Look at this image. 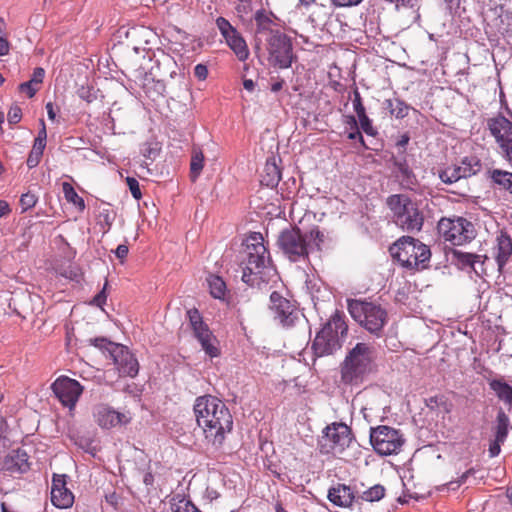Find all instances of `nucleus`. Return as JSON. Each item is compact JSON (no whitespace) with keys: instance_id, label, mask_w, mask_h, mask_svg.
<instances>
[{"instance_id":"9d476101","label":"nucleus","mask_w":512,"mask_h":512,"mask_svg":"<svg viewBox=\"0 0 512 512\" xmlns=\"http://www.w3.org/2000/svg\"><path fill=\"white\" fill-rule=\"evenodd\" d=\"M437 230L445 242L454 246L471 242L476 236L474 225L463 217H443L438 222Z\"/></svg>"},{"instance_id":"2f4dec72","label":"nucleus","mask_w":512,"mask_h":512,"mask_svg":"<svg viewBox=\"0 0 512 512\" xmlns=\"http://www.w3.org/2000/svg\"><path fill=\"white\" fill-rule=\"evenodd\" d=\"M51 502L57 508L66 509L73 505L74 495L67 487L57 488L51 492Z\"/></svg>"},{"instance_id":"09e8293b","label":"nucleus","mask_w":512,"mask_h":512,"mask_svg":"<svg viewBox=\"0 0 512 512\" xmlns=\"http://www.w3.org/2000/svg\"><path fill=\"white\" fill-rule=\"evenodd\" d=\"M37 203V197L35 194L31 192H27L21 195L20 197V206L22 208V212H25L31 208H33Z\"/></svg>"},{"instance_id":"423d86ee","label":"nucleus","mask_w":512,"mask_h":512,"mask_svg":"<svg viewBox=\"0 0 512 512\" xmlns=\"http://www.w3.org/2000/svg\"><path fill=\"white\" fill-rule=\"evenodd\" d=\"M348 326L344 315L336 311L323 328L316 334L312 344L315 356L322 357L333 354L342 347Z\"/></svg>"},{"instance_id":"1a4fd4ad","label":"nucleus","mask_w":512,"mask_h":512,"mask_svg":"<svg viewBox=\"0 0 512 512\" xmlns=\"http://www.w3.org/2000/svg\"><path fill=\"white\" fill-rule=\"evenodd\" d=\"M353 440L351 428L342 422H333L322 430L318 439V449L322 455H339Z\"/></svg>"},{"instance_id":"c03bdc74","label":"nucleus","mask_w":512,"mask_h":512,"mask_svg":"<svg viewBox=\"0 0 512 512\" xmlns=\"http://www.w3.org/2000/svg\"><path fill=\"white\" fill-rule=\"evenodd\" d=\"M439 178L442 182L446 184H452L460 180L462 175L460 174V171H458V166H455L453 168H447L443 171L439 172Z\"/></svg>"},{"instance_id":"72a5a7b5","label":"nucleus","mask_w":512,"mask_h":512,"mask_svg":"<svg viewBox=\"0 0 512 512\" xmlns=\"http://www.w3.org/2000/svg\"><path fill=\"white\" fill-rule=\"evenodd\" d=\"M196 339L200 343L202 350L210 358L220 355L219 342L212 332L207 334V336H201Z\"/></svg>"},{"instance_id":"9b49d317","label":"nucleus","mask_w":512,"mask_h":512,"mask_svg":"<svg viewBox=\"0 0 512 512\" xmlns=\"http://www.w3.org/2000/svg\"><path fill=\"white\" fill-rule=\"evenodd\" d=\"M370 442L374 450L383 456L398 454L405 443L400 430L380 425L370 430Z\"/></svg>"},{"instance_id":"f704fd0d","label":"nucleus","mask_w":512,"mask_h":512,"mask_svg":"<svg viewBox=\"0 0 512 512\" xmlns=\"http://www.w3.org/2000/svg\"><path fill=\"white\" fill-rule=\"evenodd\" d=\"M204 167V154L201 149L193 148L190 161V178L193 182L200 176Z\"/></svg>"},{"instance_id":"338daca9","label":"nucleus","mask_w":512,"mask_h":512,"mask_svg":"<svg viewBox=\"0 0 512 512\" xmlns=\"http://www.w3.org/2000/svg\"><path fill=\"white\" fill-rule=\"evenodd\" d=\"M128 252H129L128 246L125 244H120L117 246V248L115 250V255L117 256V258H119L122 261L123 259H125L127 257Z\"/></svg>"},{"instance_id":"2eb2a0df","label":"nucleus","mask_w":512,"mask_h":512,"mask_svg":"<svg viewBox=\"0 0 512 512\" xmlns=\"http://www.w3.org/2000/svg\"><path fill=\"white\" fill-rule=\"evenodd\" d=\"M274 319L278 320L283 327H291L299 320V311L291 300L282 296L278 291L270 295V306Z\"/></svg>"},{"instance_id":"e2e57ef3","label":"nucleus","mask_w":512,"mask_h":512,"mask_svg":"<svg viewBox=\"0 0 512 512\" xmlns=\"http://www.w3.org/2000/svg\"><path fill=\"white\" fill-rule=\"evenodd\" d=\"M348 139L349 140H358L359 143L364 147V148H368L365 144V140L363 138V135L362 133L360 132L359 130V127L356 128V129H352L351 132L348 133Z\"/></svg>"},{"instance_id":"393cba45","label":"nucleus","mask_w":512,"mask_h":512,"mask_svg":"<svg viewBox=\"0 0 512 512\" xmlns=\"http://www.w3.org/2000/svg\"><path fill=\"white\" fill-rule=\"evenodd\" d=\"M280 180L281 170L279 166L276 164V159L274 157L268 159L266 161L263 173L261 175V184L269 188H275Z\"/></svg>"},{"instance_id":"4be33fe9","label":"nucleus","mask_w":512,"mask_h":512,"mask_svg":"<svg viewBox=\"0 0 512 512\" xmlns=\"http://www.w3.org/2000/svg\"><path fill=\"white\" fill-rule=\"evenodd\" d=\"M327 498L338 507L348 508L352 505L355 495L350 486L338 483L328 490Z\"/></svg>"},{"instance_id":"8fccbe9b","label":"nucleus","mask_w":512,"mask_h":512,"mask_svg":"<svg viewBox=\"0 0 512 512\" xmlns=\"http://www.w3.org/2000/svg\"><path fill=\"white\" fill-rule=\"evenodd\" d=\"M358 119H359V125H360L361 129L368 136H375L377 134V130L372 125V120L367 115L358 117Z\"/></svg>"},{"instance_id":"20e7f679","label":"nucleus","mask_w":512,"mask_h":512,"mask_svg":"<svg viewBox=\"0 0 512 512\" xmlns=\"http://www.w3.org/2000/svg\"><path fill=\"white\" fill-rule=\"evenodd\" d=\"M386 206L392 213L397 227L408 233L420 232L424 225V213L417 201L407 194H392L386 198Z\"/></svg>"},{"instance_id":"4c0bfd02","label":"nucleus","mask_w":512,"mask_h":512,"mask_svg":"<svg viewBox=\"0 0 512 512\" xmlns=\"http://www.w3.org/2000/svg\"><path fill=\"white\" fill-rule=\"evenodd\" d=\"M87 341L89 345L98 348L103 353H107V356L109 358H111L112 354L115 352L116 349H120L118 343L112 342L106 337L90 338Z\"/></svg>"},{"instance_id":"a19ab883","label":"nucleus","mask_w":512,"mask_h":512,"mask_svg":"<svg viewBox=\"0 0 512 512\" xmlns=\"http://www.w3.org/2000/svg\"><path fill=\"white\" fill-rule=\"evenodd\" d=\"M45 147H46L45 145H42V144L39 145L38 143H35V142L33 143L32 150L30 151L27 161H26L28 168L32 169V168H35L36 166H38V164L40 163V160L42 158Z\"/></svg>"},{"instance_id":"5701e85b","label":"nucleus","mask_w":512,"mask_h":512,"mask_svg":"<svg viewBox=\"0 0 512 512\" xmlns=\"http://www.w3.org/2000/svg\"><path fill=\"white\" fill-rule=\"evenodd\" d=\"M497 247L495 260L499 270H502L512 255V240L506 232H501L497 236Z\"/></svg>"},{"instance_id":"bb28decb","label":"nucleus","mask_w":512,"mask_h":512,"mask_svg":"<svg viewBox=\"0 0 512 512\" xmlns=\"http://www.w3.org/2000/svg\"><path fill=\"white\" fill-rule=\"evenodd\" d=\"M383 106L389 111V114L396 119L405 118L411 109L410 105L398 97L384 100Z\"/></svg>"},{"instance_id":"473e14b6","label":"nucleus","mask_w":512,"mask_h":512,"mask_svg":"<svg viewBox=\"0 0 512 512\" xmlns=\"http://www.w3.org/2000/svg\"><path fill=\"white\" fill-rule=\"evenodd\" d=\"M255 22H256V36L261 37L265 36V38L270 37V32H275L276 30L271 28L272 20L266 15L263 10H258L255 13Z\"/></svg>"},{"instance_id":"7ed1b4c3","label":"nucleus","mask_w":512,"mask_h":512,"mask_svg":"<svg viewBox=\"0 0 512 512\" xmlns=\"http://www.w3.org/2000/svg\"><path fill=\"white\" fill-rule=\"evenodd\" d=\"M269 251L263 243L260 233L251 234L245 241V250L241 260L242 280L254 287L265 282L269 270Z\"/></svg>"},{"instance_id":"39448f33","label":"nucleus","mask_w":512,"mask_h":512,"mask_svg":"<svg viewBox=\"0 0 512 512\" xmlns=\"http://www.w3.org/2000/svg\"><path fill=\"white\" fill-rule=\"evenodd\" d=\"M392 256L408 270L425 269L431 258L430 248L411 236H402L390 248Z\"/></svg>"},{"instance_id":"f8f14e48","label":"nucleus","mask_w":512,"mask_h":512,"mask_svg":"<svg viewBox=\"0 0 512 512\" xmlns=\"http://www.w3.org/2000/svg\"><path fill=\"white\" fill-rule=\"evenodd\" d=\"M266 41L270 63L280 69L291 67L294 59L291 39L276 29L275 32H270V37H267Z\"/></svg>"},{"instance_id":"a211bd4d","label":"nucleus","mask_w":512,"mask_h":512,"mask_svg":"<svg viewBox=\"0 0 512 512\" xmlns=\"http://www.w3.org/2000/svg\"><path fill=\"white\" fill-rule=\"evenodd\" d=\"M94 417L98 425L104 429L126 425L131 420L129 414L118 412L105 404L98 405L95 408Z\"/></svg>"},{"instance_id":"3c124183","label":"nucleus","mask_w":512,"mask_h":512,"mask_svg":"<svg viewBox=\"0 0 512 512\" xmlns=\"http://www.w3.org/2000/svg\"><path fill=\"white\" fill-rule=\"evenodd\" d=\"M22 119V110L19 106H12L7 114L8 123L13 126L19 123Z\"/></svg>"},{"instance_id":"7c9ffc66","label":"nucleus","mask_w":512,"mask_h":512,"mask_svg":"<svg viewBox=\"0 0 512 512\" xmlns=\"http://www.w3.org/2000/svg\"><path fill=\"white\" fill-rule=\"evenodd\" d=\"M482 163L480 159L476 156H466L464 157L460 164L458 165V171L463 178H468L476 175L481 171Z\"/></svg>"},{"instance_id":"aec40b11","label":"nucleus","mask_w":512,"mask_h":512,"mask_svg":"<svg viewBox=\"0 0 512 512\" xmlns=\"http://www.w3.org/2000/svg\"><path fill=\"white\" fill-rule=\"evenodd\" d=\"M393 166L395 168V177L400 185L404 189L414 190L418 181L407 162L404 152H402V155L393 158Z\"/></svg>"},{"instance_id":"680f3d73","label":"nucleus","mask_w":512,"mask_h":512,"mask_svg":"<svg viewBox=\"0 0 512 512\" xmlns=\"http://www.w3.org/2000/svg\"><path fill=\"white\" fill-rule=\"evenodd\" d=\"M46 139H47V131L44 120H41V128L38 131V135L35 138L34 142L38 143L39 145H45L46 146Z\"/></svg>"},{"instance_id":"cd10ccee","label":"nucleus","mask_w":512,"mask_h":512,"mask_svg":"<svg viewBox=\"0 0 512 512\" xmlns=\"http://www.w3.org/2000/svg\"><path fill=\"white\" fill-rule=\"evenodd\" d=\"M207 284L209 287V292L213 298L222 301L227 300L228 290L222 277L215 274H210L207 277Z\"/></svg>"},{"instance_id":"e433bc0d","label":"nucleus","mask_w":512,"mask_h":512,"mask_svg":"<svg viewBox=\"0 0 512 512\" xmlns=\"http://www.w3.org/2000/svg\"><path fill=\"white\" fill-rule=\"evenodd\" d=\"M305 236H307V241L312 244V250L315 248L321 251L328 241L327 235L319 227H313L308 232H305Z\"/></svg>"},{"instance_id":"603ef678","label":"nucleus","mask_w":512,"mask_h":512,"mask_svg":"<svg viewBox=\"0 0 512 512\" xmlns=\"http://www.w3.org/2000/svg\"><path fill=\"white\" fill-rule=\"evenodd\" d=\"M19 91L27 95L28 98H32L38 91V85L29 81L23 82L19 85Z\"/></svg>"},{"instance_id":"6e6552de","label":"nucleus","mask_w":512,"mask_h":512,"mask_svg":"<svg viewBox=\"0 0 512 512\" xmlns=\"http://www.w3.org/2000/svg\"><path fill=\"white\" fill-rule=\"evenodd\" d=\"M277 246L282 254L291 262H306L312 251V244L298 227L283 229L277 238Z\"/></svg>"},{"instance_id":"0e129e2a","label":"nucleus","mask_w":512,"mask_h":512,"mask_svg":"<svg viewBox=\"0 0 512 512\" xmlns=\"http://www.w3.org/2000/svg\"><path fill=\"white\" fill-rule=\"evenodd\" d=\"M335 7H350L361 3L363 0H330Z\"/></svg>"},{"instance_id":"0eeeda50","label":"nucleus","mask_w":512,"mask_h":512,"mask_svg":"<svg viewBox=\"0 0 512 512\" xmlns=\"http://www.w3.org/2000/svg\"><path fill=\"white\" fill-rule=\"evenodd\" d=\"M348 311L357 323L376 336L381 335L388 321L386 309L375 302L350 299L348 300Z\"/></svg>"},{"instance_id":"bf43d9fd","label":"nucleus","mask_w":512,"mask_h":512,"mask_svg":"<svg viewBox=\"0 0 512 512\" xmlns=\"http://www.w3.org/2000/svg\"><path fill=\"white\" fill-rule=\"evenodd\" d=\"M505 441H499L498 439H495L490 443L489 445V455L490 457H496L499 455L501 451V445L504 444Z\"/></svg>"},{"instance_id":"ea45409f","label":"nucleus","mask_w":512,"mask_h":512,"mask_svg":"<svg viewBox=\"0 0 512 512\" xmlns=\"http://www.w3.org/2000/svg\"><path fill=\"white\" fill-rule=\"evenodd\" d=\"M385 496V488L380 484H376L362 493L360 498L367 502H376Z\"/></svg>"},{"instance_id":"c9c22d12","label":"nucleus","mask_w":512,"mask_h":512,"mask_svg":"<svg viewBox=\"0 0 512 512\" xmlns=\"http://www.w3.org/2000/svg\"><path fill=\"white\" fill-rule=\"evenodd\" d=\"M425 404L430 410H439L444 413H450L453 405L443 394L431 396L425 399Z\"/></svg>"},{"instance_id":"a878e982","label":"nucleus","mask_w":512,"mask_h":512,"mask_svg":"<svg viewBox=\"0 0 512 512\" xmlns=\"http://www.w3.org/2000/svg\"><path fill=\"white\" fill-rule=\"evenodd\" d=\"M186 315L195 338L207 336V334L212 332L197 308L187 310Z\"/></svg>"},{"instance_id":"5fc2aeb1","label":"nucleus","mask_w":512,"mask_h":512,"mask_svg":"<svg viewBox=\"0 0 512 512\" xmlns=\"http://www.w3.org/2000/svg\"><path fill=\"white\" fill-rule=\"evenodd\" d=\"M126 182H127V185L130 189L132 196L136 200H139L142 197V193H141V190L139 187V182L133 177H127Z\"/></svg>"},{"instance_id":"f03ea898","label":"nucleus","mask_w":512,"mask_h":512,"mask_svg":"<svg viewBox=\"0 0 512 512\" xmlns=\"http://www.w3.org/2000/svg\"><path fill=\"white\" fill-rule=\"evenodd\" d=\"M376 371L375 347L364 342L357 343L349 350L340 365L341 381L350 386L363 384Z\"/></svg>"},{"instance_id":"13d9d810","label":"nucleus","mask_w":512,"mask_h":512,"mask_svg":"<svg viewBox=\"0 0 512 512\" xmlns=\"http://www.w3.org/2000/svg\"><path fill=\"white\" fill-rule=\"evenodd\" d=\"M45 77V70L42 67H37L33 70L32 77L30 79L31 82L36 83L37 85L42 84Z\"/></svg>"},{"instance_id":"6e6d98bb","label":"nucleus","mask_w":512,"mask_h":512,"mask_svg":"<svg viewBox=\"0 0 512 512\" xmlns=\"http://www.w3.org/2000/svg\"><path fill=\"white\" fill-rule=\"evenodd\" d=\"M62 487H66V475L54 474L52 479L51 492L57 488L62 489Z\"/></svg>"},{"instance_id":"c756f323","label":"nucleus","mask_w":512,"mask_h":512,"mask_svg":"<svg viewBox=\"0 0 512 512\" xmlns=\"http://www.w3.org/2000/svg\"><path fill=\"white\" fill-rule=\"evenodd\" d=\"M510 428V420L502 408L499 409L493 427L494 438L499 441H506Z\"/></svg>"},{"instance_id":"37998d69","label":"nucleus","mask_w":512,"mask_h":512,"mask_svg":"<svg viewBox=\"0 0 512 512\" xmlns=\"http://www.w3.org/2000/svg\"><path fill=\"white\" fill-rule=\"evenodd\" d=\"M172 503V511L173 512H201L197 509V507L188 499L181 498L175 501L173 499Z\"/></svg>"},{"instance_id":"6ab92c4d","label":"nucleus","mask_w":512,"mask_h":512,"mask_svg":"<svg viewBox=\"0 0 512 512\" xmlns=\"http://www.w3.org/2000/svg\"><path fill=\"white\" fill-rule=\"evenodd\" d=\"M120 349H116L112 354L111 359L117 367L120 376H128L134 378L139 372V363L136 357L129 351V349L119 344Z\"/></svg>"},{"instance_id":"b1692460","label":"nucleus","mask_w":512,"mask_h":512,"mask_svg":"<svg viewBox=\"0 0 512 512\" xmlns=\"http://www.w3.org/2000/svg\"><path fill=\"white\" fill-rule=\"evenodd\" d=\"M490 390L496 395L499 401L512 408V386L503 378H494L488 380Z\"/></svg>"},{"instance_id":"a18cd8bd","label":"nucleus","mask_w":512,"mask_h":512,"mask_svg":"<svg viewBox=\"0 0 512 512\" xmlns=\"http://www.w3.org/2000/svg\"><path fill=\"white\" fill-rule=\"evenodd\" d=\"M76 93L80 99L87 103H92L97 98L96 91L90 85H81L78 87Z\"/></svg>"},{"instance_id":"c85d7f7f","label":"nucleus","mask_w":512,"mask_h":512,"mask_svg":"<svg viewBox=\"0 0 512 512\" xmlns=\"http://www.w3.org/2000/svg\"><path fill=\"white\" fill-rule=\"evenodd\" d=\"M487 177L492 180L494 185L512 194V172L492 169L487 171Z\"/></svg>"},{"instance_id":"ddd939ff","label":"nucleus","mask_w":512,"mask_h":512,"mask_svg":"<svg viewBox=\"0 0 512 512\" xmlns=\"http://www.w3.org/2000/svg\"><path fill=\"white\" fill-rule=\"evenodd\" d=\"M488 128L499 145L502 157L512 163V122L499 115L488 120Z\"/></svg>"},{"instance_id":"69168bd1","label":"nucleus","mask_w":512,"mask_h":512,"mask_svg":"<svg viewBox=\"0 0 512 512\" xmlns=\"http://www.w3.org/2000/svg\"><path fill=\"white\" fill-rule=\"evenodd\" d=\"M105 500L106 502L111 505L114 509H117L118 508V505H119V502H120V496L115 493V492H112L110 494H107L105 496Z\"/></svg>"},{"instance_id":"4d7b16f0","label":"nucleus","mask_w":512,"mask_h":512,"mask_svg":"<svg viewBox=\"0 0 512 512\" xmlns=\"http://www.w3.org/2000/svg\"><path fill=\"white\" fill-rule=\"evenodd\" d=\"M194 76L198 79V80H205L208 76V68L206 65L204 64H197L195 67H194Z\"/></svg>"},{"instance_id":"4468645a","label":"nucleus","mask_w":512,"mask_h":512,"mask_svg":"<svg viewBox=\"0 0 512 512\" xmlns=\"http://www.w3.org/2000/svg\"><path fill=\"white\" fill-rule=\"evenodd\" d=\"M51 388L60 403L69 410L75 408L84 390L80 382L67 376L58 377Z\"/></svg>"},{"instance_id":"49530a36","label":"nucleus","mask_w":512,"mask_h":512,"mask_svg":"<svg viewBox=\"0 0 512 512\" xmlns=\"http://www.w3.org/2000/svg\"><path fill=\"white\" fill-rule=\"evenodd\" d=\"M99 218L104 232H108L115 219V214L110 209H104L102 212H100Z\"/></svg>"},{"instance_id":"f3484780","label":"nucleus","mask_w":512,"mask_h":512,"mask_svg":"<svg viewBox=\"0 0 512 512\" xmlns=\"http://www.w3.org/2000/svg\"><path fill=\"white\" fill-rule=\"evenodd\" d=\"M450 255L451 262L459 269L474 272L478 277L486 275L485 262L488 260L486 255L465 252L460 249H452Z\"/></svg>"},{"instance_id":"dca6fc26","label":"nucleus","mask_w":512,"mask_h":512,"mask_svg":"<svg viewBox=\"0 0 512 512\" xmlns=\"http://www.w3.org/2000/svg\"><path fill=\"white\" fill-rule=\"evenodd\" d=\"M216 26L220 31L226 44L235 53L239 61H246L249 57V49L244 38L237 29L224 17L220 16L216 19Z\"/></svg>"},{"instance_id":"052dcab7","label":"nucleus","mask_w":512,"mask_h":512,"mask_svg":"<svg viewBox=\"0 0 512 512\" xmlns=\"http://www.w3.org/2000/svg\"><path fill=\"white\" fill-rule=\"evenodd\" d=\"M10 44L5 38V32L0 29V56L7 55L9 53Z\"/></svg>"},{"instance_id":"79ce46f5","label":"nucleus","mask_w":512,"mask_h":512,"mask_svg":"<svg viewBox=\"0 0 512 512\" xmlns=\"http://www.w3.org/2000/svg\"><path fill=\"white\" fill-rule=\"evenodd\" d=\"M475 474V469L470 468L466 472H464L457 480L450 481L443 486L439 487V491H444L445 489L448 490H457L462 484L466 483L469 476H472Z\"/></svg>"},{"instance_id":"f257e3e1","label":"nucleus","mask_w":512,"mask_h":512,"mask_svg":"<svg viewBox=\"0 0 512 512\" xmlns=\"http://www.w3.org/2000/svg\"><path fill=\"white\" fill-rule=\"evenodd\" d=\"M193 410L208 443L216 449L222 447L233 429L232 414L226 404L215 396L203 395L196 398Z\"/></svg>"},{"instance_id":"de8ad7c7","label":"nucleus","mask_w":512,"mask_h":512,"mask_svg":"<svg viewBox=\"0 0 512 512\" xmlns=\"http://www.w3.org/2000/svg\"><path fill=\"white\" fill-rule=\"evenodd\" d=\"M352 103H353L354 111L357 114V117H361L363 115H367L366 114V109H365V107L363 105V102H362V98H361L360 92H359L357 87H355L354 90H353V100H352Z\"/></svg>"},{"instance_id":"412c9836","label":"nucleus","mask_w":512,"mask_h":512,"mask_svg":"<svg viewBox=\"0 0 512 512\" xmlns=\"http://www.w3.org/2000/svg\"><path fill=\"white\" fill-rule=\"evenodd\" d=\"M29 457L26 451L17 449L8 454L3 462V470L11 476L23 474L30 469Z\"/></svg>"},{"instance_id":"58836bf2","label":"nucleus","mask_w":512,"mask_h":512,"mask_svg":"<svg viewBox=\"0 0 512 512\" xmlns=\"http://www.w3.org/2000/svg\"><path fill=\"white\" fill-rule=\"evenodd\" d=\"M62 190L64 193L65 199L72 203L74 206H76L80 211H83L85 209V202L82 197H80L73 186L68 182H63L62 184Z\"/></svg>"},{"instance_id":"774afa93","label":"nucleus","mask_w":512,"mask_h":512,"mask_svg":"<svg viewBox=\"0 0 512 512\" xmlns=\"http://www.w3.org/2000/svg\"><path fill=\"white\" fill-rule=\"evenodd\" d=\"M151 82L153 84L155 94L158 96L163 95L166 89L164 82L161 80L155 81L154 79H151Z\"/></svg>"},{"instance_id":"864d4df0","label":"nucleus","mask_w":512,"mask_h":512,"mask_svg":"<svg viewBox=\"0 0 512 512\" xmlns=\"http://www.w3.org/2000/svg\"><path fill=\"white\" fill-rule=\"evenodd\" d=\"M107 286H108V281L106 280L102 290L98 294H96L94 296V298L92 299V301H91L92 305L102 308L103 305L106 304V300H107L106 288H107Z\"/></svg>"}]
</instances>
